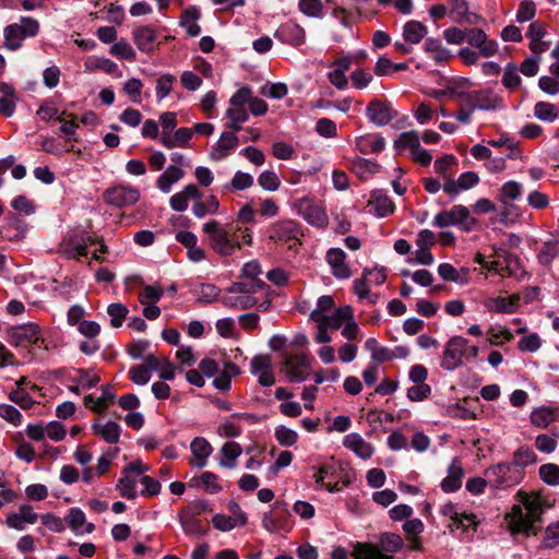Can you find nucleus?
Here are the masks:
<instances>
[{
  "label": "nucleus",
  "instance_id": "1",
  "mask_svg": "<svg viewBox=\"0 0 559 559\" xmlns=\"http://www.w3.org/2000/svg\"><path fill=\"white\" fill-rule=\"evenodd\" d=\"M202 231L207 236L209 247L222 257L233 255L242 245L252 243L251 229L239 225L211 219L203 224Z\"/></svg>",
  "mask_w": 559,
  "mask_h": 559
},
{
  "label": "nucleus",
  "instance_id": "2",
  "mask_svg": "<svg viewBox=\"0 0 559 559\" xmlns=\"http://www.w3.org/2000/svg\"><path fill=\"white\" fill-rule=\"evenodd\" d=\"M522 503L525 512L521 506L515 504L504 516L509 531L511 535L536 536L538 530L535 524L542 522L546 508L550 506L540 496H527L526 493L523 496Z\"/></svg>",
  "mask_w": 559,
  "mask_h": 559
},
{
  "label": "nucleus",
  "instance_id": "3",
  "mask_svg": "<svg viewBox=\"0 0 559 559\" xmlns=\"http://www.w3.org/2000/svg\"><path fill=\"white\" fill-rule=\"evenodd\" d=\"M10 344L15 347H31L33 352L48 350L49 346L45 340L39 325L35 323L16 325L10 331Z\"/></svg>",
  "mask_w": 559,
  "mask_h": 559
},
{
  "label": "nucleus",
  "instance_id": "4",
  "mask_svg": "<svg viewBox=\"0 0 559 559\" xmlns=\"http://www.w3.org/2000/svg\"><path fill=\"white\" fill-rule=\"evenodd\" d=\"M477 223L478 221L471 215L469 210L461 204L441 211L433 217L432 222V224L439 228L459 226L464 231H472Z\"/></svg>",
  "mask_w": 559,
  "mask_h": 559
},
{
  "label": "nucleus",
  "instance_id": "5",
  "mask_svg": "<svg viewBox=\"0 0 559 559\" xmlns=\"http://www.w3.org/2000/svg\"><path fill=\"white\" fill-rule=\"evenodd\" d=\"M485 476L491 486L507 488L519 484L524 478V472L515 468L511 462L498 463L489 466L485 472Z\"/></svg>",
  "mask_w": 559,
  "mask_h": 559
},
{
  "label": "nucleus",
  "instance_id": "6",
  "mask_svg": "<svg viewBox=\"0 0 559 559\" xmlns=\"http://www.w3.org/2000/svg\"><path fill=\"white\" fill-rule=\"evenodd\" d=\"M39 29V24L32 17H22L20 23H14L4 28V45L10 50H16L22 46L26 37H34Z\"/></svg>",
  "mask_w": 559,
  "mask_h": 559
},
{
  "label": "nucleus",
  "instance_id": "7",
  "mask_svg": "<svg viewBox=\"0 0 559 559\" xmlns=\"http://www.w3.org/2000/svg\"><path fill=\"white\" fill-rule=\"evenodd\" d=\"M313 357L308 354L283 355V371L290 382L307 380L312 370Z\"/></svg>",
  "mask_w": 559,
  "mask_h": 559
},
{
  "label": "nucleus",
  "instance_id": "8",
  "mask_svg": "<svg viewBox=\"0 0 559 559\" xmlns=\"http://www.w3.org/2000/svg\"><path fill=\"white\" fill-rule=\"evenodd\" d=\"M466 338L462 336L451 337L444 345L440 367L447 371H453L464 364Z\"/></svg>",
  "mask_w": 559,
  "mask_h": 559
},
{
  "label": "nucleus",
  "instance_id": "9",
  "mask_svg": "<svg viewBox=\"0 0 559 559\" xmlns=\"http://www.w3.org/2000/svg\"><path fill=\"white\" fill-rule=\"evenodd\" d=\"M103 199L107 204L121 209L135 204L140 199V191L129 185H119L106 189Z\"/></svg>",
  "mask_w": 559,
  "mask_h": 559
},
{
  "label": "nucleus",
  "instance_id": "10",
  "mask_svg": "<svg viewBox=\"0 0 559 559\" xmlns=\"http://www.w3.org/2000/svg\"><path fill=\"white\" fill-rule=\"evenodd\" d=\"M294 209L309 224L317 227H324L329 223L328 215L322 205L310 198H301L294 203Z\"/></svg>",
  "mask_w": 559,
  "mask_h": 559
},
{
  "label": "nucleus",
  "instance_id": "11",
  "mask_svg": "<svg viewBox=\"0 0 559 559\" xmlns=\"http://www.w3.org/2000/svg\"><path fill=\"white\" fill-rule=\"evenodd\" d=\"M301 235L299 224L293 219L277 221L269 228V238L274 242L298 241Z\"/></svg>",
  "mask_w": 559,
  "mask_h": 559
},
{
  "label": "nucleus",
  "instance_id": "12",
  "mask_svg": "<svg viewBox=\"0 0 559 559\" xmlns=\"http://www.w3.org/2000/svg\"><path fill=\"white\" fill-rule=\"evenodd\" d=\"M523 191V185L515 180H509L500 187L497 193V200L503 206L501 221H503L511 209L514 207L513 203L521 199Z\"/></svg>",
  "mask_w": 559,
  "mask_h": 559
},
{
  "label": "nucleus",
  "instance_id": "13",
  "mask_svg": "<svg viewBox=\"0 0 559 559\" xmlns=\"http://www.w3.org/2000/svg\"><path fill=\"white\" fill-rule=\"evenodd\" d=\"M38 518L33 506L25 503L21 504L16 512L9 513L3 524L15 531H24L27 525H34Z\"/></svg>",
  "mask_w": 559,
  "mask_h": 559
},
{
  "label": "nucleus",
  "instance_id": "14",
  "mask_svg": "<svg viewBox=\"0 0 559 559\" xmlns=\"http://www.w3.org/2000/svg\"><path fill=\"white\" fill-rule=\"evenodd\" d=\"M199 511H193L191 508H185L179 512V522L187 535H205L209 532V527L202 524L199 513L205 510V506L200 503Z\"/></svg>",
  "mask_w": 559,
  "mask_h": 559
},
{
  "label": "nucleus",
  "instance_id": "15",
  "mask_svg": "<svg viewBox=\"0 0 559 559\" xmlns=\"http://www.w3.org/2000/svg\"><path fill=\"white\" fill-rule=\"evenodd\" d=\"M280 507H284L282 512L271 511L263 514L262 525L263 527L271 532H289L292 530V523L289 521V512L286 509L285 502H276L274 508L278 509Z\"/></svg>",
  "mask_w": 559,
  "mask_h": 559
},
{
  "label": "nucleus",
  "instance_id": "16",
  "mask_svg": "<svg viewBox=\"0 0 559 559\" xmlns=\"http://www.w3.org/2000/svg\"><path fill=\"white\" fill-rule=\"evenodd\" d=\"M366 115L372 123L379 127L389 124L394 118L391 104L388 100L380 99H372L368 104Z\"/></svg>",
  "mask_w": 559,
  "mask_h": 559
},
{
  "label": "nucleus",
  "instance_id": "17",
  "mask_svg": "<svg viewBox=\"0 0 559 559\" xmlns=\"http://www.w3.org/2000/svg\"><path fill=\"white\" fill-rule=\"evenodd\" d=\"M251 372L258 377V381L263 386H271L275 382L272 372V360L269 355H257L250 362Z\"/></svg>",
  "mask_w": 559,
  "mask_h": 559
},
{
  "label": "nucleus",
  "instance_id": "18",
  "mask_svg": "<svg viewBox=\"0 0 559 559\" xmlns=\"http://www.w3.org/2000/svg\"><path fill=\"white\" fill-rule=\"evenodd\" d=\"M449 95L460 99L459 109L455 114L456 120L463 124L469 123L474 111L477 110L471 92L449 88Z\"/></svg>",
  "mask_w": 559,
  "mask_h": 559
},
{
  "label": "nucleus",
  "instance_id": "19",
  "mask_svg": "<svg viewBox=\"0 0 559 559\" xmlns=\"http://www.w3.org/2000/svg\"><path fill=\"white\" fill-rule=\"evenodd\" d=\"M238 143L239 139L234 132L224 131L211 148V159L218 162L226 158L238 146Z\"/></svg>",
  "mask_w": 559,
  "mask_h": 559
},
{
  "label": "nucleus",
  "instance_id": "20",
  "mask_svg": "<svg viewBox=\"0 0 559 559\" xmlns=\"http://www.w3.org/2000/svg\"><path fill=\"white\" fill-rule=\"evenodd\" d=\"M479 182V177L474 171L463 173L456 180L448 178L442 186L443 191L450 197H455L462 191L468 190Z\"/></svg>",
  "mask_w": 559,
  "mask_h": 559
},
{
  "label": "nucleus",
  "instance_id": "21",
  "mask_svg": "<svg viewBox=\"0 0 559 559\" xmlns=\"http://www.w3.org/2000/svg\"><path fill=\"white\" fill-rule=\"evenodd\" d=\"M466 41L479 49L483 57H491L497 53L498 45L492 40H487L485 32L480 28H472L466 32Z\"/></svg>",
  "mask_w": 559,
  "mask_h": 559
},
{
  "label": "nucleus",
  "instance_id": "22",
  "mask_svg": "<svg viewBox=\"0 0 559 559\" xmlns=\"http://www.w3.org/2000/svg\"><path fill=\"white\" fill-rule=\"evenodd\" d=\"M366 207L369 213H373L379 217L391 215L395 209L392 200L381 190H376L371 193Z\"/></svg>",
  "mask_w": 559,
  "mask_h": 559
},
{
  "label": "nucleus",
  "instance_id": "23",
  "mask_svg": "<svg viewBox=\"0 0 559 559\" xmlns=\"http://www.w3.org/2000/svg\"><path fill=\"white\" fill-rule=\"evenodd\" d=\"M276 34L282 41L295 47L306 41V31L294 21L282 24Z\"/></svg>",
  "mask_w": 559,
  "mask_h": 559
},
{
  "label": "nucleus",
  "instance_id": "24",
  "mask_svg": "<svg viewBox=\"0 0 559 559\" xmlns=\"http://www.w3.org/2000/svg\"><path fill=\"white\" fill-rule=\"evenodd\" d=\"M345 260L346 253L340 248H331L326 252V261L331 266L332 274L337 278L346 280L352 275L350 267Z\"/></svg>",
  "mask_w": 559,
  "mask_h": 559
},
{
  "label": "nucleus",
  "instance_id": "25",
  "mask_svg": "<svg viewBox=\"0 0 559 559\" xmlns=\"http://www.w3.org/2000/svg\"><path fill=\"white\" fill-rule=\"evenodd\" d=\"M190 450L192 453L190 464L197 468H202L206 466L207 459L213 451V448L210 444V442L202 437H197L191 441Z\"/></svg>",
  "mask_w": 559,
  "mask_h": 559
},
{
  "label": "nucleus",
  "instance_id": "26",
  "mask_svg": "<svg viewBox=\"0 0 559 559\" xmlns=\"http://www.w3.org/2000/svg\"><path fill=\"white\" fill-rule=\"evenodd\" d=\"M464 469L459 457H454L449 467L448 475L441 481V488L444 492H454L461 488Z\"/></svg>",
  "mask_w": 559,
  "mask_h": 559
},
{
  "label": "nucleus",
  "instance_id": "27",
  "mask_svg": "<svg viewBox=\"0 0 559 559\" xmlns=\"http://www.w3.org/2000/svg\"><path fill=\"white\" fill-rule=\"evenodd\" d=\"M343 445L364 460L370 459L374 451L373 447L357 432L346 435Z\"/></svg>",
  "mask_w": 559,
  "mask_h": 559
},
{
  "label": "nucleus",
  "instance_id": "28",
  "mask_svg": "<svg viewBox=\"0 0 559 559\" xmlns=\"http://www.w3.org/2000/svg\"><path fill=\"white\" fill-rule=\"evenodd\" d=\"M202 192L195 185H188L181 191L175 193L170 200V206L174 211L183 212L188 209L190 200H199Z\"/></svg>",
  "mask_w": 559,
  "mask_h": 559
},
{
  "label": "nucleus",
  "instance_id": "29",
  "mask_svg": "<svg viewBox=\"0 0 559 559\" xmlns=\"http://www.w3.org/2000/svg\"><path fill=\"white\" fill-rule=\"evenodd\" d=\"M132 38L138 49L142 52L150 53L154 51L156 45V33L148 26H140L132 33Z\"/></svg>",
  "mask_w": 559,
  "mask_h": 559
},
{
  "label": "nucleus",
  "instance_id": "30",
  "mask_svg": "<svg viewBox=\"0 0 559 559\" xmlns=\"http://www.w3.org/2000/svg\"><path fill=\"white\" fill-rule=\"evenodd\" d=\"M92 431L95 436L109 444H116L120 440L121 427L116 421H96L92 425Z\"/></svg>",
  "mask_w": 559,
  "mask_h": 559
},
{
  "label": "nucleus",
  "instance_id": "31",
  "mask_svg": "<svg viewBox=\"0 0 559 559\" xmlns=\"http://www.w3.org/2000/svg\"><path fill=\"white\" fill-rule=\"evenodd\" d=\"M200 17V9L194 5H191L181 12L179 17V24L181 27L186 29L189 36L197 37L201 34V27L198 24Z\"/></svg>",
  "mask_w": 559,
  "mask_h": 559
},
{
  "label": "nucleus",
  "instance_id": "32",
  "mask_svg": "<svg viewBox=\"0 0 559 559\" xmlns=\"http://www.w3.org/2000/svg\"><path fill=\"white\" fill-rule=\"evenodd\" d=\"M471 95L474 99L476 108L479 110H495L502 104L501 98L498 97L491 90L472 91Z\"/></svg>",
  "mask_w": 559,
  "mask_h": 559
},
{
  "label": "nucleus",
  "instance_id": "33",
  "mask_svg": "<svg viewBox=\"0 0 559 559\" xmlns=\"http://www.w3.org/2000/svg\"><path fill=\"white\" fill-rule=\"evenodd\" d=\"M68 525L75 533H92L95 530L93 523H86L84 512L79 508H71L66 518Z\"/></svg>",
  "mask_w": 559,
  "mask_h": 559
},
{
  "label": "nucleus",
  "instance_id": "34",
  "mask_svg": "<svg viewBox=\"0 0 559 559\" xmlns=\"http://www.w3.org/2000/svg\"><path fill=\"white\" fill-rule=\"evenodd\" d=\"M385 146L382 136L374 134H365L356 139V147L362 154L379 153Z\"/></svg>",
  "mask_w": 559,
  "mask_h": 559
},
{
  "label": "nucleus",
  "instance_id": "35",
  "mask_svg": "<svg viewBox=\"0 0 559 559\" xmlns=\"http://www.w3.org/2000/svg\"><path fill=\"white\" fill-rule=\"evenodd\" d=\"M242 449L241 445L234 441L226 442L221 449V459L218 464L222 467L226 468H235L236 461L241 455Z\"/></svg>",
  "mask_w": 559,
  "mask_h": 559
},
{
  "label": "nucleus",
  "instance_id": "36",
  "mask_svg": "<svg viewBox=\"0 0 559 559\" xmlns=\"http://www.w3.org/2000/svg\"><path fill=\"white\" fill-rule=\"evenodd\" d=\"M193 135V130L191 128H179L170 135L160 136V143L167 147L173 148L176 146L185 147L188 145V142L191 140Z\"/></svg>",
  "mask_w": 559,
  "mask_h": 559
},
{
  "label": "nucleus",
  "instance_id": "37",
  "mask_svg": "<svg viewBox=\"0 0 559 559\" xmlns=\"http://www.w3.org/2000/svg\"><path fill=\"white\" fill-rule=\"evenodd\" d=\"M353 556L354 559H394L393 556L382 554L380 548L371 543H357Z\"/></svg>",
  "mask_w": 559,
  "mask_h": 559
},
{
  "label": "nucleus",
  "instance_id": "38",
  "mask_svg": "<svg viewBox=\"0 0 559 559\" xmlns=\"http://www.w3.org/2000/svg\"><path fill=\"white\" fill-rule=\"evenodd\" d=\"M532 425L537 428L545 429L550 424L556 421L557 412L556 409L547 406L537 407L532 411L530 416Z\"/></svg>",
  "mask_w": 559,
  "mask_h": 559
},
{
  "label": "nucleus",
  "instance_id": "39",
  "mask_svg": "<svg viewBox=\"0 0 559 559\" xmlns=\"http://www.w3.org/2000/svg\"><path fill=\"white\" fill-rule=\"evenodd\" d=\"M427 27L418 21L412 20L403 27V38L407 44L416 45L427 35Z\"/></svg>",
  "mask_w": 559,
  "mask_h": 559
},
{
  "label": "nucleus",
  "instance_id": "40",
  "mask_svg": "<svg viewBox=\"0 0 559 559\" xmlns=\"http://www.w3.org/2000/svg\"><path fill=\"white\" fill-rule=\"evenodd\" d=\"M221 301L226 308L239 310L250 309L258 304L257 298L246 294H231V296H224Z\"/></svg>",
  "mask_w": 559,
  "mask_h": 559
},
{
  "label": "nucleus",
  "instance_id": "41",
  "mask_svg": "<svg viewBox=\"0 0 559 559\" xmlns=\"http://www.w3.org/2000/svg\"><path fill=\"white\" fill-rule=\"evenodd\" d=\"M420 145L419 136L416 131H406L399 135L394 141V148L397 154H404L405 151H409L412 154Z\"/></svg>",
  "mask_w": 559,
  "mask_h": 559
},
{
  "label": "nucleus",
  "instance_id": "42",
  "mask_svg": "<svg viewBox=\"0 0 559 559\" xmlns=\"http://www.w3.org/2000/svg\"><path fill=\"white\" fill-rule=\"evenodd\" d=\"M185 173L181 168L177 166H168L166 170L158 177L156 185L157 188L168 193L171 189V186L179 181L183 177Z\"/></svg>",
  "mask_w": 559,
  "mask_h": 559
},
{
  "label": "nucleus",
  "instance_id": "43",
  "mask_svg": "<svg viewBox=\"0 0 559 559\" xmlns=\"http://www.w3.org/2000/svg\"><path fill=\"white\" fill-rule=\"evenodd\" d=\"M536 462L537 456L535 452L526 445L516 449L511 461L515 468L521 469V472H524L526 466L535 464Z\"/></svg>",
  "mask_w": 559,
  "mask_h": 559
},
{
  "label": "nucleus",
  "instance_id": "44",
  "mask_svg": "<svg viewBox=\"0 0 559 559\" xmlns=\"http://www.w3.org/2000/svg\"><path fill=\"white\" fill-rule=\"evenodd\" d=\"M353 289L360 300H366L369 305H374L378 301V295L369 289L367 270L364 271L362 277L353 282Z\"/></svg>",
  "mask_w": 559,
  "mask_h": 559
},
{
  "label": "nucleus",
  "instance_id": "45",
  "mask_svg": "<svg viewBox=\"0 0 559 559\" xmlns=\"http://www.w3.org/2000/svg\"><path fill=\"white\" fill-rule=\"evenodd\" d=\"M199 485H201L203 489L211 495L217 493L222 490L217 475L212 472H204L200 477L191 479L190 486Z\"/></svg>",
  "mask_w": 559,
  "mask_h": 559
},
{
  "label": "nucleus",
  "instance_id": "46",
  "mask_svg": "<svg viewBox=\"0 0 559 559\" xmlns=\"http://www.w3.org/2000/svg\"><path fill=\"white\" fill-rule=\"evenodd\" d=\"M219 210V201L215 195H209L205 201L200 199L193 204L192 212L195 217L202 218L207 214H216Z\"/></svg>",
  "mask_w": 559,
  "mask_h": 559
},
{
  "label": "nucleus",
  "instance_id": "47",
  "mask_svg": "<svg viewBox=\"0 0 559 559\" xmlns=\"http://www.w3.org/2000/svg\"><path fill=\"white\" fill-rule=\"evenodd\" d=\"M62 253L67 259L79 260L80 257L87 255V250L79 241L78 237L72 235L64 241Z\"/></svg>",
  "mask_w": 559,
  "mask_h": 559
},
{
  "label": "nucleus",
  "instance_id": "48",
  "mask_svg": "<svg viewBox=\"0 0 559 559\" xmlns=\"http://www.w3.org/2000/svg\"><path fill=\"white\" fill-rule=\"evenodd\" d=\"M354 316L349 306L337 308L332 314L328 316L326 326L331 330L340 329L345 321L352 320Z\"/></svg>",
  "mask_w": 559,
  "mask_h": 559
},
{
  "label": "nucleus",
  "instance_id": "49",
  "mask_svg": "<svg viewBox=\"0 0 559 559\" xmlns=\"http://www.w3.org/2000/svg\"><path fill=\"white\" fill-rule=\"evenodd\" d=\"M534 116L539 120L552 122L559 117V111L551 103L538 102L534 106Z\"/></svg>",
  "mask_w": 559,
  "mask_h": 559
},
{
  "label": "nucleus",
  "instance_id": "50",
  "mask_svg": "<svg viewBox=\"0 0 559 559\" xmlns=\"http://www.w3.org/2000/svg\"><path fill=\"white\" fill-rule=\"evenodd\" d=\"M380 169V165L376 162L358 158L353 164L354 173L361 179H368L370 176L377 174Z\"/></svg>",
  "mask_w": 559,
  "mask_h": 559
},
{
  "label": "nucleus",
  "instance_id": "51",
  "mask_svg": "<svg viewBox=\"0 0 559 559\" xmlns=\"http://www.w3.org/2000/svg\"><path fill=\"white\" fill-rule=\"evenodd\" d=\"M265 286L264 282H257L249 284L247 281H243L240 278L239 282L233 283L228 288L227 292L229 294H246L249 296H253L257 292L263 289Z\"/></svg>",
  "mask_w": 559,
  "mask_h": 559
},
{
  "label": "nucleus",
  "instance_id": "52",
  "mask_svg": "<svg viewBox=\"0 0 559 559\" xmlns=\"http://www.w3.org/2000/svg\"><path fill=\"white\" fill-rule=\"evenodd\" d=\"M114 394L104 391L103 395L98 399H94L92 395H86L84 397V405L92 409L95 413H104L108 407L109 402L114 400Z\"/></svg>",
  "mask_w": 559,
  "mask_h": 559
},
{
  "label": "nucleus",
  "instance_id": "53",
  "mask_svg": "<svg viewBox=\"0 0 559 559\" xmlns=\"http://www.w3.org/2000/svg\"><path fill=\"white\" fill-rule=\"evenodd\" d=\"M260 94L264 97L282 99L288 94V87L285 83L282 82H267L261 86Z\"/></svg>",
  "mask_w": 559,
  "mask_h": 559
},
{
  "label": "nucleus",
  "instance_id": "54",
  "mask_svg": "<svg viewBox=\"0 0 559 559\" xmlns=\"http://www.w3.org/2000/svg\"><path fill=\"white\" fill-rule=\"evenodd\" d=\"M380 547L388 552H396L403 547V539L395 533H383L379 537Z\"/></svg>",
  "mask_w": 559,
  "mask_h": 559
},
{
  "label": "nucleus",
  "instance_id": "55",
  "mask_svg": "<svg viewBox=\"0 0 559 559\" xmlns=\"http://www.w3.org/2000/svg\"><path fill=\"white\" fill-rule=\"evenodd\" d=\"M519 69L514 63H508L502 76V84L509 91H515L522 82Z\"/></svg>",
  "mask_w": 559,
  "mask_h": 559
},
{
  "label": "nucleus",
  "instance_id": "56",
  "mask_svg": "<svg viewBox=\"0 0 559 559\" xmlns=\"http://www.w3.org/2000/svg\"><path fill=\"white\" fill-rule=\"evenodd\" d=\"M253 185V177L240 170L236 171L230 183L225 187L227 191H241Z\"/></svg>",
  "mask_w": 559,
  "mask_h": 559
},
{
  "label": "nucleus",
  "instance_id": "57",
  "mask_svg": "<svg viewBox=\"0 0 559 559\" xmlns=\"http://www.w3.org/2000/svg\"><path fill=\"white\" fill-rule=\"evenodd\" d=\"M164 295V290L159 284L147 285L139 294V302L141 305H148L158 301Z\"/></svg>",
  "mask_w": 559,
  "mask_h": 559
},
{
  "label": "nucleus",
  "instance_id": "58",
  "mask_svg": "<svg viewBox=\"0 0 559 559\" xmlns=\"http://www.w3.org/2000/svg\"><path fill=\"white\" fill-rule=\"evenodd\" d=\"M107 313L110 317V325L112 328H120L128 314V309L122 304L115 302L108 306Z\"/></svg>",
  "mask_w": 559,
  "mask_h": 559
},
{
  "label": "nucleus",
  "instance_id": "59",
  "mask_svg": "<svg viewBox=\"0 0 559 559\" xmlns=\"http://www.w3.org/2000/svg\"><path fill=\"white\" fill-rule=\"evenodd\" d=\"M540 478L549 486L559 485V465L547 463L539 467Z\"/></svg>",
  "mask_w": 559,
  "mask_h": 559
},
{
  "label": "nucleus",
  "instance_id": "60",
  "mask_svg": "<svg viewBox=\"0 0 559 559\" xmlns=\"http://www.w3.org/2000/svg\"><path fill=\"white\" fill-rule=\"evenodd\" d=\"M110 52L120 58L128 61H134L136 59V53L132 46L124 39L119 40L111 48Z\"/></svg>",
  "mask_w": 559,
  "mask_h": 559
},
{
  "label": "nucleus",
  "instance_id": "61",
  "mask_svg": "<svg viewBox=\"0 0 559 559\" xmlns=\"http://www.w3.org/2000/svg\"><path fill=\"white\" fill-rule=\"evenodd\" d=\"M176 78L173 74H163L156 81V97L158 100L168 96L173 90Z\"/></svg>",
  "mask_w": 559,
  "mask_h": 559
},
{
  "label": "nucleus",
  "instance_id": "62",
  "mask_svg": "<svg viewBox=\"0 0 559 559\" xmlns=\"http://www.w3.org/2000/svg\"><path fill=\"white\" fill-rule=\"evenodd\" d=\"M143 83L141 80L132 78L128 80L123 84V92L129 96L130 100L134 104H140L142 102L141 94H142Z\"/></svg>",
  "mask_w": 559,
  "mask_h": 559
},
{
  "label": "nucleus",
  "instance_id": "63",
  "mask_svg": "<svg viewBox=\"0 0 559 559\" xmlns=\"http://www.w3.org/2000/svg\"><path fill=\"white\" fill-rule=\"evenodd\" d=\"M559 545V521L549 524L545 530L542 540V547L546 549L555 548Z\"/></svg>",
  "mask_w": 559,
  "mask_h": 559
},
{
  "label": "nucleus",
  "instance_id": "64",
  "mask_svg": "<svg viewBox=\"0 0 559 559\" xmlns=\"http://www.w3.org/2000/svg\"><path fill=\"white\" fill-rule=\"evenodd\" d=\"M534 445L539 452L550 454L556 451L558 442L555 437L540 433L536 436Z\"/></svg>",
  "mask_w": 559,
  "mask_h": 559
}]
</instances>
